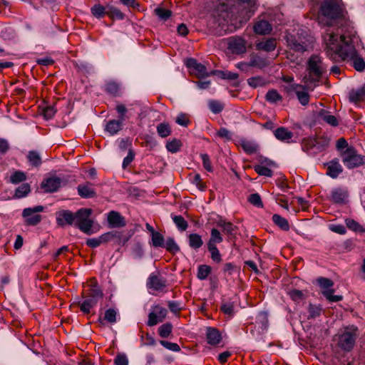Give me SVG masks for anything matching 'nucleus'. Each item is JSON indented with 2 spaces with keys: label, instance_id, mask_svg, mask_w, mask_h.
<instances>
[{
  "label": "nucleus",
  "instance_id": "nucleus-20",
  "mask_svg": "<svg viewBox=\"0 0 365 365\" xmlns=\"http://www.w3.org/2000/svg\"><path fill=\"white\" fill-rule=\"evenodd\" d=\"M348 197V191L344 188L337 187L331 191V200L335 203H344Z\"/></svg>",
  "mask_w": 365,
  "mask_h": 365
},
{
  "label": "nucleus",
  "instance_id": "nucleus-6",
  "mask_svg": "<svg viewBox=\"0 0 365 365\" xmlns=\"http://www.w3.org/2000/svg\"><path fill=\"white\" fill-rule=\"evenodd\" d=\"M341 160L348 169L358 168L365 164V156L357 153L352 146L341 152Z\"/></svg>",
  "mask_w": 365,
  "mask_h": 365
},
{
  "label": "nucleus",
  "instance_id": "nucleus-23",
  "mask_svg": "<svg viewBox=\"0 0 365 365\" xmlns=\"http://www.w3.org/2000/svg\"><path fill=\"white\" fill-rule=\"evenodd\" d=\"M108 222L112 227H120L125 225L123 217L116 211H110L108 213Z\"/></svg>",
  "mask_w": 365,
  "mask_h": 365
},
{
  "label": "nucleus",
  "instance_id": "nucleus-62",
  "mask_svg": "<svg viewBox=\"0 0 365 365\" xmlns=\"http://www.w3.org/2000/svg\"><path fill=\"white\" fill-rule=\"evenodd\" d=\"M249 202L258 207H262V202L261 200V197L259 194L254 193L250 195L249 197Z\"/></svg>",
  "mask_w": 365,
  "mask_h": 365
},
{
  "label": "nucleus",
  "instance_id": "nucleus-5",
  "mask_svg": "<svg viewBox=\"0 0 365 365\" xmlns=\"http://www.w3.org/2000/svg\"><path fill=\"white\" fill-rule=\"evenodd\" d=\"M220 4H221L222 9L221 13L217 14V21L218 22L219 26H222V29H225V27L227 26L225 29L230 30V31L240 28L252 14H250L247 19L240 20L239 25H237L235 20L230 17V13L227 10V6L225 5V2L222 1Z\"/></svg>",
  "mask_w": 365,
  "mask_h": 365
},
{
  "label": "nucleus",
  "instance_id": "nucleus-27",
  "mask_svg": "<svg viewBox=\"0 0 365 365\" xmlns=\"http://www.w3.org/2000/svg\"><path fill=\"white\" fill-rule=\"evenodd\" d=\"M318 118L326 122L331 126H336L339 124L336 118L331 115L329 111L322 110L318 114Z\"/></svg>",
  "mask_w": 365,
  "mask_h": 365
},
{
  "label": "nucleus",
  "instance_id": "nucleus-44",
  "mask_svg": "<svg viewBox=\"0 0 365 365\" xmlns=\"http://www.w3.org/2000/svg\"><path fill=\"white\" fill-rule=\"evenodd\" d=\"M181 145L182 144L180 141L176 138H174L172 140L167 142L166 148L169 152L175 153L180 150Z\"/></svg>",
  "mask_w": 365,
  "mask_h": 365
},
{
  "label": "nucleus",
  "instance_id": "nucleus-24",
  "mask_svg": "<svg viewBox=\"0 0 365 365\" xmlns=\"http://www.w3.org/2000/svg\"><path fill=\"white\" fill-rule=\"evenodd\" d=\"M343 171L342 166L338 160H331L327 163V175L332 178H336Z\"/></svg>",
  "mask_w": 365,
  "mask_h": 365
},
{
  "label": "nucleus",
  "instance_id": "nucleus-28",
  "mask_svg": "<svg viewBox=\"0 0 365 365\" xmlns=\"http://www.w3.org/2000/svg\"><path fill=\"white\" fill-rule=\"evenodd\" d=\"M248 62L250 68L253 67L259 69L264 68L268 64L267 60L265 58L257 55H252Z\"/></svg>",
  "mask_w": 365,
  "mask_h": 365
},
{
  "label": "nucleus",
  "instance_id": "nucleus-39",
  "mask_svg": "<svg viewBox=\"0 0 365 365\" xmlns=\"http://www.w3.org/2000/svg\"><path fill=\"white\" fill-rule=\"evenodd\" d=\"M212 73L217 75L222 79L236 80L239 77L237 73L229 71H215Z\"/></svg>",
  "mask_w": 365,
  "mask_h": 365
},
{
  "label": "nucleus",
  "instance_id": "nucleus-1",
  "mask_svg": "<svg viewBox=\"0 0 365 365\" xmlns=\"http://www.w3.org/2000/svg\"><path fill=\"white\" fill-rule=\"evenodd\" d=\"M357 41L354 31L346 34L343 29L334 31L329 27L324 36L327 56L334 61H351L356 71H362L365 68V62L358 56L355 48Z\"/></svg>",
  "mask_w": 365,
  "mask_h": 365
},
{
  "label": "nucleus",
  "instance_id": "nucleus-48",
  "mask_svg": "<svg viewBox=\"0 0 365 365\" xmlns=\"http://www.w3.org/2000/svg\"><path fill=\"white\" fill-rule=\"evenodd\" d=\"M165 248L168 251L172 252H177L180 250L179 247L173 238H168L164 242V245L162 247Z\"/></svg>",
  "mask_w": 365,
  "mask_h": 365
},
{
  "label": "nucleus",
  "instance_id": "nucleus-60",
  "mask_svg": "<svg viewBox=\"0 0 365 365\" xmlns=\"http://www.w3.org/2000/svg\"><path fill=\"white\" fill-rule=\"evenodd\" d=\"M288 294L291 299L295 302L301 301L304 297V293L302 291L297 289H291L289 291Z\"/></svg>",
  "mask_w": 365,
  "mask_h": 365
},
{
  "label": "nucleus",
  "instance_id": "nucleus-56",
  "mask_svg": "<svg viewBox=\"0 0 365 365\" xmlns=\"http://www.w3.org/2000/svg\"><path fill=\"white\" fill-rule=\"evenodd\" d=\"M218 225L223 229V231L227 235H232L235 230V226L233 224L229 222H225L220 220L218 222Z\"/></svg>",
  "mask_w": 365,
  "mask_h": 365
},
{
  "label": "nucleus",
  "instance_id": "nucleus-32",
  "mask_svg": "<svg viewBox=\"0 0 365 365\" xmlns=\"http://www.w3.org/2000/svg\"><path fill=\"white\" fill-rule=\"evenodd\" d=\"M188 241L190 247L195 250L199 249L203 245L202 237L198 234H190Z\"/></svg>",
  "mask_w": 365,
  "mask_h": 365
},
{
  "label": "nucleus",
  "instance_id": "nucleus-31",
  "mask_svg": "<svg viewBox=\"0 0 365 365\" xmlns=\"http://www.w3.org/2000/svg\"><path fill=\"white\" fill-rule=\"evenodd\" d=\"M241 147L242 149L249 154H252L257 152L258 150V145L253 141L247 140H242L240 142Z\"/></svg>",
  "mask_w": 365,
  "mask_h": 365
},
{
  "label": "nucleus",
  "instance_id": "nucleus-43",
  "mask_svg": "<svg viewBox=\"0 0 365 365\" xmlns=\"http://www.w3.org/2000/svg\"><path fill=\"white\" fill-rule=\"evenodd\" d=\"M345 222H346V227L353 231L359 232H365V229L361 225H359L356 221H355L352 219H346Z\"/></svg>",
  "mask_w": 365,
  "mask_h": 365
},
{
  "label": "nucleus",
  "instance_id": "nucleus-50",
  "mask_svg": "<svg viewBox=\"0 0 365 365\" xmlns=\"http://www.w3.org/2000/svg\"><path fill=\"white\" fill-rule=\"evenodd\" d=\"M255 171L259 175L266 177H272L273 174L272 170L262 165L255 166Z\"/></svg>",
  "mask_w": 365,
  "mask_h": 365
},
{
  "label": "nucleus",
  "instance_id": "nucleus-12",
  "mask_svg": "<svg viewBox=\"0 0 365 365\" xmlns=\"http://www.w3.org/2000/svg\"><path fill=\"white\" fill-rule=\"evenodd\" d=\"M147 287L152 291L163 292L166 287V280L158 272H153L148 277Z\"/></svg>",
  "mask_w": 365,
  "mask_h": 365
},
{
  "label": "nucleus",
  "instance_id": "nucleus-33",
  "mask_svg": "<svg viewBox=\"0 0 365 365\" xmlns=\"http://www.w3.org/2000/svg\"><path fill=\"white\" fill-rule=\"evenodd\" d=\"M272 221L282 230L287 231L289 230L288 221L279 215L274 214L272 216Z\"/></svg>",
  "mask_w": 365,
  "mask_h": 365
},
{
  "label": "nucleus",
  "instance_id": "nucleus-57",
  "mask_svg": "<svg viewBox=\"0 0 365 365\" xmlns=\"http://www.w3.org/2000/svg\"><path fill=\"white\" fill-rule=\"evenodd\" d=\"M317 282L319 285L323 289V290L329 289L334 285V283L331 279L325 277L318 278Z\"/></svg>",
  "mask_w": 365,
  "mask_h": 365
},
{
  "label": "nucleus",
  "instance_id": "nucleus-18",
  "mask_svg": "<svg viewBox=\"0 0 365 365\" xmlns=\"http://www.w3.org/2000/svg\"><path fill=\"white\" fill-rule=\"evenodd\" d=\"M272 30V25L267 20L259 18L253 25V31L257 35H267Z\"/></svg>",
  "mask_w": 365,
  "mask_h": 365
},
{
  "label": "nucleus",
  "instance_id": "nucleus-7",
  "mask_svg": "<svg viewBox=\"0 0 365 365\" xmlns=\"http://www.w3.org/2000/svg\"><path fill=\"white\" fill-rule=\"evenodd\" d=\"M91 209L82 208L76 212L75 225L83 232L89 234L93 226V220L90 218Z\"/></svg>",
  "mask_w": 365,
  "mask_h": 365
},
{
  "label": "nucleus",
  "instance_id": "nucleus-8",
  "mask_svg": "<svg viewBox=\"0 0 365 365\" xmlns=\"http://www.w3.org/2000/svg\"><path fill=\"white\" fill-rule=\"evenodd\" d=\"M102 297V291L97 287H93L89 295L79 304L81 312L84 314H89L91 309L97 304Z\"/></svg>",
  "mask_w": 365,
  "mask_h": 365
},
{
  "label": "nucleus",
  "instance_id": "nucleus-64",
  "mask_svg": "<svg viewBox=\"0 0 365 365\" xmlns=\"http://www.w3.org/2000/svg\"><path fill=\"white\" fill-rule=\"evenodd\" d=\"M115 365H128V359L125 354H118L114 359Z\"/></svg>",
  "mask_w": 365,
  "mask_h": 365
},
{
  "label": "nucleus",
  "instance_id": "nucleus-34",
  "mask_svg": "<svg viewBox=\"0 0 365 365\" xmlns=\"http://www.w3.org/2000/svg\"><path fill=\"white\" fill-rule=\"evenodd\" d=\"M223 240L222 236L220 231L216 228H212L210 232V238L207 242V245H216L221 243Z\"/></svg>",
  "mask_w": 365,
  "mask_h": 365
},
{
  "label": "nucleus",
  "instance_id": "nucleus-52",
  "mask_svg": "<svg viewBox=\"0 0 365 365\" xmlns=\"http://www.w3.org/2000/svg\"><path fill=\"white\" fill-rule=\"evenodd\" d=\"M209 252L211 254V258L214 262H220L221 261L220 253L216 245H207Z\"/></svg>",
  "mask_w": 365,
  "mask_h": 365
},
{
  "label": "nucleus",
  "instance_id": "nucleus-35",
  "mask_svg": "<svg viewBox=\"0 0 365 365\" xmlns=\"http://www.w3.org/2000/svg\"><path fill=\"white\" fill-rule=\"evenodd\" d=\"M165 239L163 235L156 232L151 235L150 245L155 248L162 247L164 245Z\"/></svg>",
  "mask_w": 365,
  "mask_h": 365
},
{
  "label": "nucleus",
  "instance_id": "nucleus-38",
  "mask_svg": "<svg viewBox=\"0 0 365 365\" xmlns=\"http://www.w3.org/2000/svg\"><path fill=\"white\" fill-rule=\"evenodd\" d=\"M322 294L331 302H337L342 300L341 295H335L334 290L333 289H324L322 292Z\"/></svg>",
  "mask_w": 365,
  "mask_h": 365
},
{
  "label": "nucleus",
  "instance_id": "nucleus-63",
  "mask_svg": "<svg viewBox=\"0 0 365 365\" xmlns=\"http://www.w3.org/2000/svg\"><path fill=\"white\" fill-rule=\"evenodd\" d=\"M160 344L165 348L173 351H179L180 350L179 345L176 343L169 342L167 341H160Z\"/></svg>",
  "mask_w": 365,
  "mask_h": 365
},
{
  "label": "nucleus",
  "instance_id": "nucleus-41",
  "mask_svg": "<svg viewBox=\"0 0 365 365\" xmlns=\"http://www.w3.org/2000/svg\"><path fill=\"white\" fill-rule=\"evenodd\" d=\"M211 272V267L206 264L200 265L197 268V278L200 280L205 279Z\"/></svg>",
  "mask_w": 365,
  "mask_h": 365
},
{
  "label": "nucleus",
  "instance_id": "nucleus-51",
  "mask_svg": "<svg viewBox=\"0 0 365 365\" xmlns=\"http://www.w3.org/2000/svg\"><path fill=\"white\" fill-rule=\"evenodd\" d=\"M208 106L210 110L215 114L220 113L224 108L222 103L214 100L209 101Z\"/></svg>",
  "mask_w": 365,
  "mask_h": 365
},
{
  "label": "nucleus",
  "instance_id": "nucleus-36",
  "mask_svg": "<svg viewBox=\"0 0 365 365\" xmlns=\"http://www.w3.org/2000/svg\"><path fill=\"white\" fill-rule=\"evenodd\" d=\"M157 133L161 138H166L171 134L170 126L167 123H161L157 125Z\"/></svg>",
  "mask_w": 365,
  "mask_h": 365
},
{
  "label": "nucleus",
  "instance_id": "nucleus-25",
  "mask_svg": "<svg viewBox=\"0 0 365 365\" xmlns=\"http://www.w3.org/2000/svg\"><path fill=\"white\" fill-rule=\"evenodd\" d=\"M277 46L276 39L274 38H267L256 44L257 50H262L267 52L272 51Z\"/></svg>",
  "mask_w": 365,
  "mask_h": 365
},
{
  "label": "nucleus",
  "instance_id": "nucleus-40",
  "mask_svg": "<svg viewBox=\"0 0 365 365\" xmlns=\"http://www.w3.org/2000/svg\"><path fill=\"white\" fill-rule=\"evenodd\" d=\"M265 98L267 101L271 103H275L277 101H282V98L277 91L272 89L268 91L266 94Z\"/></svg>",
  "mask_w": 365,
  "mask_h": 365
},
{
  "label": "nucleus",
  "instance_id": "nucleus-54",
  "mask_svg": "<svg viewBox=\"0 0 365 365\" xmlns=\"http://www.w3.org/2000/svg\"><path fill=\"white\" fill-rule=\"evenodd\" d=\"M155 14L159 19L163 21H166L171 16V11L170 10L160 7L155 9Z\"/></svg>",
  "mask_w": 365,
  "mask_h": 365
},
{
  "label": "nucleus",
  "instance_id": "nucleus-9",
  "mask_svg": "<svg viewBox=\"0 0 365 365\" xmlns=\"http://www.w3.org/2000/svg\"><path fill=\"white\" fill-rule=\"evenodd\" d=\"M43 210L44 207L42 205L24 209L22 216L25 218L26 223L33 226L38 224L41 220V216L38 213L43 212Z\"/></svg>",
  "mask_w": 365,
  "mask_h": 365
},
{
  "label": "nucleus",
  "instance_id": "nucleus-29",
  "mask_svg": "<svg viewBox=\"0 0 365 365\" xmlns=\"http://www.w3.org/2000/svg\"><path fill=\"white\" fill-rule=\"evenodd\" d=\"M123 123L120 120H110L106 125V130L110 135H115L121 129Z\"/></svg>",
  "mask_w": 365,
  "mask_h": 365
},
{
  "label": "nucleus",
  "instance_id": "nucleus-45",
  "mask_svg": "<svg viewBox=\"0 0 365 365\" xmlns=\"http://www.w3.org/2000/svg\"><path fill=\"white\" fill-rule=\"evenodd\" d=\"M28 160L34 166H38L41 164V158L36 151H30L28 154Z\"/></svg>",
  "mask_w": 365,
  "mask_h": 365
},
{
  "label": "nucleus",
  "instance_id": "nucleus-11",
  "mask_svg": "<svg viewBox=\"0 0 365 365\" xmlns=\"http://www.w3.org/2000/svg\"><path fill=\"white\" fill-rule=\"evenodd\" d=\"M356 329L353 328L346 330L339 336V344L346 351H350L355 344L356 338Z\"/></svg>",
  "mask_w": 365,
  "mask_h": 365
},
{
  "label": "nucleus",
  "instance_id": "nucleus-3",
  "mask_svg": "<svg viewBox=\"0 0 365 365\" xmlns=\"http://www.w3.org/2000/svg\"><path fill=\"white\" fill-rule=\"evenodd\" d=\"M309 75L304 78L307 86L313 89L312 83L319 81L322 74L327 71V66L323 63L322 57L318 55H312L308 61Z\"/></svg>",
  "mask_w": 365,
  "mask_h": 365
},
{
  "label": "nucleus",
  "instance_id": "nucleus-14",
  "mask_svg": "<svg viewBox=\"0 0 365 365\" xmlns=\"http://www.w3.org/2000/svg\"><path fill=\"white\" fill-rule=\"evenodd\" d=\"M228 48L235 54L244 53L247 51V41L240 36L231 37L228 39Z\"/></svg>",
  "mask_w": 365,
  "mask_h": 365
},
{
  "label": "nucleus",
  "instance_id": "nucleus-16",
  "mask_svg": "<svg viewBox=\"0 0 365 365\" xmlns=\"http://www.w3.org/2000/svg\"><path fill=\"white\" fill-rule=\"evenodd\" d=\"M168 311L165 308L160 306H155L153 311L148 315V325L153 327L159 322L163 321L166 317Z\"/></svg>",
  "mask_w": 365,
  "mask_h": 365
},
{
  "label": "nucleus",
  "instance_id": "nucleus-19",
  "mask_svg": "<svg viewBox=\"0 0 365 365\" xmlns=\"http://www.w3.org/2000/svg\"><path fill=\"white\" fill-rule=\"evenodd\" d=\"M61 180L58 177H51L45 179L41 182V187L46 192H56L60 187Z\"/></svg>",
  "mask_w": 365,
  "mask_h": 365
},
{
  "label": "nucleus",
  "instance_id": "nucleus-53",
  "mask_svg": "<svg viewBox=\"0 0 365 365\" xmlns=\"http://www.w3.org/2000/svg\"><path fill=\"white\" fill-rule=\"evenodd\" d=\"M106 12L105 7L100 4L94 5L91 8V13L96 18H102Z\"/></svg>",
  "mask_w": 365,
  "mask_h": 365
},
{
  "label": "nucleus",
  "instance_id": "nucleus-49",
  "mask_svg": "<svg viewBox=\"0 0 365 365\" xmlns=\"http://www.w3.org/2000/svg\"><path fill=\"white\" fill-rule=\"evenodd\" d=\"M30 192V186L27 183L21 185L15 192V196L18 198L25 197Z\"/></svg>",
  "mask_w": 365,
  "mask_h": 365
},
{
  "label": "nucleus",
  "instance_id": "nucleus-42",
  "mask_svg": "<svg viewBox=\"0 0 365 365\" xmlns=\"http://www.w3.org/2000/svg\"><path fill=\"white\" fill-rule=\"evenodd\" d=\"M247 83L252 88L261 87L265 85L266 81L262 76H257L247 79Z\"/></svg>",
  "mask_w": 365,
  "mask_h": 365
},
{
  "label": "nucleus",
  "instance_id": "nucleus-15",
  "mask_svg": "<svg viewBox=\"0 0 365 365\" xmlns=\"http://www.w3.org/2000/svg\"><path fill=\"white\" fill-rule=\"evenodd\" d=\"M185 65L189 68L190 73L198 78H203L210 75L206 67L203 64L198 63L194 58L187 59Z\"/></svg>",
  "mask_w": 365,
  "mask_h": 365
},
{
  "label": "nucleus",
  "instance_id": "nucleus-47",
  "mask_svg": "<svg viewBox=\"0 0 365 365\" xmlns=\"http://www.w3.org/2000/svg\"><path fill=\"white\" fill-rule=\"evenodd\" d=\"M172 329L173 326L170 323L163 324L158 328L159 335L163 338H166L170 334Z\"/></svg>",
  "mask_w": 365,
  "mask_h": 365
},
{
  "label": "nucleus",
  "instance_id": "nucleus-17",
  "mask_svg": "<svg viewBox=\"0 0 365 365\" xmlns=\"http://www.w3.org/2000/svg\"><path fill=\"white\" fill-rule=\"evenodd\" d=\"M76 212L69 210H61L56 213V222L58 225H75Z\"/></svg>",
  "mask_w": 365,
  "mask_h": 365
},
{
  "label": "nucleus",
  "instance_id": "nucleus-37",
  "mask_svg": "<svg viewBox=\"0 0 365 365\" xmlns=\"http://www.w3.org/2000/svg\"><path fill=\"white\" fill-rule=\"evenodd\" d=\"M350 101L352 102H359L365 98V90L360 88L351 91L349 94Z\"/></svg>",
  "mask_w": 365,
  "mask_h": 365
},
{
  "label": "nucleus",
  "instance_id": "nucleus-2",
  "mask_svg": "<svg viewBox=\"0 0 365 365\" xmlns=\"http://www.w3.org/2000/svg\"><path fill=\"white\" fill-rule=\"evenodd\" d=\"M342 14V9L336 0H325L318 15V22L322 26H332L333 21Z\"/></svg>",
  "mask_w": 365,
  "mask_h": 365
},
{
  "label": "nucleus",
  "instance_id": "nucleus-10",
  "mask_svg": "<svg viewBox=\"0 0 365 365\" xmlns=\"http://www.w3.org/2000/svg\"><path fill=\"white\" fill-rule=\"evenodd\" d=\"M285 91L289 96L296 95L300 103L306 106L309 103V96L305 88L300 84H289L284 86Z\"/></svg>",
  "mask_w": 365,
  "mask_h": 365
},
{
  "label": "nucleus",
  "instance_id": "nucleus-4",
  "mask_svg": "<svg viewBox=\"0 0 365 365\" xmlns=\"http://www.w3.org/2000/svg\"><path fill=\"white\" fill-rule=\"evenodd\" d=\"M285 39L287 46L294 51L303 52L309 47L308 40L299 31H288Z\"/></svg>",
  "mask_w": 365,
  "mask_h": 365
},
{
  "label": "nucleus",
  "instance_id": "nucleus-26",
  "mask_svg": "<svg viewBox=\"0 0 365 365\" xmlns=\"http://www.w3.org/2000/svg\"><path fill=\"white\" fill-rule=\"evenodd\" d=\"M274 136L277 139L279 140L289 143L290 140L293 137V133L290 130H289L287 128L284 127L278 128L274 131Z\"/></svg>",
  "mask_w": 365,
  "mask_h": 365
},
{
  "label": "nucleus",
  "instance_id": "nucleus-61",
  "mask_svg": "<svg viewBox=\"0 0 365 365\" xmlns=\"http://www.w3.org/2000/svg\"><path fill=\"white\" fill-rule=\"evenodd\" d=\"M308 311L309 314V317L315 318L320 315L322 308L317 305L309 304Z\"/></svg>",
  "mask_w": 365,
  "mask_h": 365
},
{
  "label": "nucleus",
  "instance_id": "nucleus-13",
  "mask_svg": "<svg viewBox=\"0 0 365 365\" xmlns=\"http://www.w3.org/2000/svg\"><path fill=\"white\" fill-rule=\"evenodd\" d=\"M302 148L304 151L311 155H314L322 152L324 149L317 140L312 137L304 138L302 143Z\"/></svg>",
  "mask_w": 365,
  "mask_h": 365
},
{
  "label": "nucleus",
  "instance_id": "nucleus-58",
  "mask_svg": "<svg viewBox=\"0 0 365 365\" xmlns=\"http://www.w3.org/2000/svg\"><path fill=\"white\" fill-rule=\"evenodd\" d=\"M257 323H258L262 329H266L268 323L267 314L266 312H259L257 317Z\"/></svg>",
  "mask_w": 365,
  "mask_h": 365
},
{
  "label": "nucleus",
  "instance_id": "nucleus-21",
  "mask_svg": "<svg viewBox=\"0 0 365 365\" xmlns=\"http://www.w3.org/2000/svg\"><path fill=\"white\" fill-rule=\"evenodd\" d=\"M119 317L118 312L115 309L110 308L106 310L103 317L99 316L98 321L103 324L106 322L109 324H115Z\"/></svg>",
  "mask_w": 365,
  "mask_h": 365
},
{
  "label": "nucleus",
  "instance_id": "nucleus-55",
  "mask_svg": "<svg viewBox=\"0 0 365 365\" xmlns=\"http://www.w3.org/2000/svg\"><path fill=\"white\" fill-rule=\"evenodd\" d=\"M119 90H120V86H119L118 83H117L114 81L108 82L106 85V91L112 95H114V96L117 95L119 92Z\"/></svg>",
  "mask_w": 365,
  "mask_h": 365
},
{
  "label": "nucleus",
  "instance_id": "nucleus-59",
  "mask_svg": "<svg viewBox=\"0 0 365 365\" xmlns=\"http://www.w3.org/2000/svg\"><path fill=\"white\" fill-rule=\"evenodd\" d=\"M26 180V175L23 172L16 171L13 173L10 177V180L12 183H19Z\"/></svg>",
  "mask_w": 365,
  "mask_h": 365
},
{
  "label": "nucleus",
  "instance_id": "nucleus-22",
  "mask_svg": "<svg viewBox=\"0 0 365 365\" xmlns=\"http://www.w3.org/2000/svg\"><path fill=\"white\" fill-rule=\"evenodd\" d=\"M207 341L211 345H217L221 341L222 337L219 331L212 327H207L206 330Z\"/></svg>",
  "mask_w": 365,
  "mask_h": 365
},
{
  "label": "nucleus",
  "instance_id": "nucleus-46",
  "mask_svg": "<svg viewBox=\"0 0 365 365\" xmlns=\"http://www.w3.org/2000/svg\"><path fill=\"white\" fill-rule=\"evenodd\" d=\"M172 218L174 223L180 230L184 231L187 229V222L185 220L183 217L181 215H174L172 217Z\"/></svg>",
  "mask_w": 365,
  "mask_h": 365
},
{
  "label": "nucleus",
  "instance_id": "nucleus-30",
  "mask_svg": "<svg viewBox=\"0 0 365 365\" xmlns=\"http://www.w3.org/2000/svg\"><path fill=\"white\" fill-rule=\"evenodd\" d=\"M78 192L80 196L84 198L93 197L96 195L94 190L89 184L78 185Z\"/></svg>",
  "mask_w": 365,
  "mask_h": 365
}]
</instances>
